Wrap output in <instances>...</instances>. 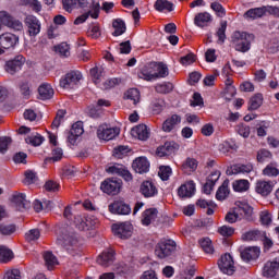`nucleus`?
Returning <instances> with one entry per match:
<instances>
[{"label": "nucleus", "instance_id": "nucleus-28", "mask_svg": "<svg viewBox=\"0 0 279 279\" xmlns=\"http://www.w3.org/2000/svg\"><path fill=\"white\" fill-rule=\"evenodd\" d=\"M25 197L23 193L13 195V204H15L17 210H27L32 206V203L25 199Z\"/></svg>", "mask_w": 279, "mask_h": 279}, {"label": "nucleus", "instance_id": "nucleus-53", "mask_svg": "<svg viewBox=\"0 0 279 279\" xmlns=\"http://www.w3.org/2000/svg\"><path fill=\"white\" fill-rule=\"evenodd\" d=\"M86 113L92 119H99V117H101V108H99L98 106L95 107V105L88 106L86 108Z\"/></svg>", "mask_w": 279, "mask_h": 279}, {"label": "nucleus", "instance_id": "nucleus-51", "mask_svg": "<svg viewBox=\"0 0 279 279\" xmlns=\"http://www.w3.org/2000/svg\"><path fill=\"white\" fill-rule=\"evenodd\" d=\"M56 52L63 58H69L71 56V47L66 43H62L56 47Z\"/></svg>", "mask_w": 279, "mask_h": 279}, {"label": "nucleus", "instance_id": "nucleus-6", "mask_svg": "<svg viewBox=\"0 0 279 279\" xmlns=\"http://www.w3.org/2000/svg\"><path fill=\"white\" fill-rule=\"evenodd\" d=\"M218 267L220 271H222V274H227V276H232V274H234L235 271L234 259L232 258V255H230V253L222 255L218 259Z\"/></svg>", "mask_w": 279, "mask_h": 279}, {"label": "nucleus", "instance_id": "nucleus-25", "mask_svg": "<svg viewBox=\"0 0 279 279\" xmlns=\"http://www.w3.org/2000/svg\"><path fill=\"white\" fill-rule=\"evenodd\" d=\"M73 223H74L75 228H77L78 230H90V228H93V226H95L93 223L92 218L82 217L80 215L74 217Z\"/></svg>", "mask_w": 279, "mask_h": 279}, {"label": "nucleus", "instance_id": "nucleus-22", "mask_svg": "<svg viewBox=\"0 0 279 279\" xmlns=\"http://www.w3.org/2000/svg\"><path fill=\"white\" fill-rule=\"evenodd\" d=\"M182 123V117L178 114H172L170 118H168L162 123V131L163 132H173L175 128H178V124Z\"/></svg>", "mask_w": 279, "mask_h": 279}, {"label": "nucleus", "instance_id": "nucleus-47", "mask_svg": "<svg viewBox=\"0 0 279 279\" xmlns=\"http://www.w3.org/2000/svg\"><path fill=\"white\" fill-rule=\"evenodd\" d=\"M226 29H228V22L221 21L220 27L216 33V35L218 36V43H220V45H223L226 43Z\"/></svg>", "mask_w": 279, "mask_h": 279}, {"label": "nucleus", "instance_id": "nucleus-41", "mask_svg": "<svg viewBox=\"0 0 279 279\" xmlns=\"http://www.w3.org/2000/svg\"><path fill=\"white\" fill-rule=\"evenodd\" d=\"M124 99L133 101L134 106H136V104L141 101V92H138L136 88H131L124 93Z\"/></svg>", "mask_w": 279, "mask_h": 279}, {"label": "nucleus", "instance_id": "nucleus-42", "mask_svg": "<svg viewBox=\"0 0 279 279\" xmlns=\"http://www.w3.org/2000/svg\"><path fill=\"white\" fill-rule=\"evenodd\" d=\"M12 258H14L12 250L5 246H0V263H10Z\"/></svg>", "mask_w": 279, "mask_h": 279}, {"label": "nucleus", "instance_id": "nucleus-48", "mask_svg": "<svg viewBox=\"0 0 279 279\" xmlns=\"http://www.w3.org/2000/svg\"><path fill=\"white\" fill-rule=\"evenodd\" d=\"M199 245L205 254H213L215 247H213V241L209 238H204L199 241Z\"/></svg>", "mask_w": 279, "mask_h": 279}, {"label": "nucleus", "instance_id": "nucleus-1", "mask_svg": "<svg viewBox=\"0 0 279 279\" xmlns=\"http://www.w3.org/2000/svg\"><path fill=\"white\" fill-rule=\"evenodd\" d=\"M231 43L235 49V51H240L241 53H247L250 49H252V43H254V35L235 31L231 36Z\"/></svg>", "mask_w": 279, "mask_h": 279}, {"label": "nucleus", "instance_id": "nucleus-23", "mask_svg": "<svg viewBox=\"0 0 279 279\" xmlns=\"http://www.w3.org/2000/svg\"><path fill=\"white\" fill-rule=\"evenodd\" d=\"M65 12H73L75 8H88V0H62Z\"/></svg>", "mask_w": 279, "mask_h": 279}, {"label": "nucleus", "instance_id": "nucleus-32", "mask_svg": "<svg viewBox=\"0 0 279 279\" xmlns=\"http://www.w3.org/2000/svg\"><path fill=\"white\" fill-rule=\"evenodd\" d=\"M265 238V231L251 230L242 234V241H260Z\"/></svg>", "mask_w": 279, "mask_h": 279}, {"label": "nucleus", "instance_id": "nucleus-4", "mask_svg": "<svg viewBox=\"0 0 279 279\" xmlns=\"http://www.w3.org/2000/svg\"><path fill=\"white\" fill-rule=\"evenodd\" d=\"M154 69L156 72L143 70L140 73L141 80H145L146 82H151V80H160L169 75V68L167 66V64L162 62L155 63Z\"/></svg>", "mask_w": 279, "mask_h": 279}, {"label": "nucleus", "instance_id": "nucleus-9", "mask_svg": "<svg viewBox=\"0 0 279 279\" xmlns=\"http://www.w3.org/2000/svg\"><path fill=\"white\" fill-rule=\"evenodd\" d=\"M25 26L27 27V34L31 38H36L40 34L41 24L40 20L34 15H28L24 20Z\"/></svg>", "mask_w": 279, "mask_h": 279}, {"label": "nucleus", "instance_id": "nucleus-14", "mask_svg": "<svg viewBox=\"0 0 279 279\" xmlns=\"http://www.w3.org/2000/svg\"><path fill=\"white\" fill-rule=\"evenodd\" d=\"M240 256L244 263H250L251 260H256L260 256V247L248 246L240 252Z\"/></svg>", "mask_w": 279, "mask_h": 279}, {"label": "nucleus", "instance_id": "nucleus-27", "mask_svg": "<svg viewBox=\"0 0 279 279\" xmlns=\"http://www.w3.org/2000/svg\"><path fill=\"white\" fill-rule=\"evenodd\" d=\"M179 197H193L195 195V182L189 181L178 190Z\"/></svg>", "mask_w": 279, "mask_h": 279}, {"label": "nucleus", "instance_id": "nucleus-17", "mask_svg": "<svg viewBox=\"0 0 279 279\" xmlns=\"http://www.w3.org/2000/svg\"><path fill=\"white\" fill-rule=\"evenodd\" d=\"M114 263V251L112 248H108L104 251L98 257H97V264L101 267H110Z\"/></svg>", "mask_w": 279, "mask_h": 279}, {"label": "nucleus", "instance_id": "nucleus-37", "mask_svg": "<svg viewBox=\"0 0 279 279\" xmlns=\"http://www.w3.org/2000/svg\"><path fill=\"white\" fill-rule=\"evenodd\" d=\"M197 159L187 157L185 162L182 163V171H184V173L197 171Z\"/></svg>", "mask_w": 279, "mask_h": 279}, {"label": "nucleus", "instance_id": "nucleus-20", "mask_svg": "<svg viewBox=\"0 0 279 279\" xmlns=\"http://www.w3.org/2000/svg\"><path fill=\"white\" fill-rule=\"evenodd\" d=\"M235 213L239 215L240 219L244 217V219H250L252 217V206L247 203L235 202Z\"/></svg>", "mask_w": 279, "mask_h": 279}, {"label": "nucleus", "instance_id": "nucleus-34", "mask_svg": "<svg viewBox=\"0 0 279 279\" xmlns=\"http://www.w3.org/2000/svg\"><path fill=\"white\" fill-rule=\"evenodd\" d=\"M112 27L114 28L112 36H123L128 29L125 22L121 19L113 20Z\"/></svg>", "mask_w": 279, "mask_h": 279}, {"label": "nucleus", "instance_id": "nucleus-15", "mask_svg": "<svg viewBox=\"0 0 279 279\" xmlns=\"http://www.w3.org/2000/svg\"><path fill=\"white\" fill-rule=\"evenodd\" d=\"M19 45V36L12 33H4L0 35V47L2 49H14Z\"/></svg>", "mask_w": 279, "mask_h": 279}, {"label": "nucleus", "instance_id": "nucleus-24", "mask_svg": "<svg viewBox=\"0 0 279 279\" xmlns=\"http://www.w3.org/2000/svg\"><path fill=\"white\" fill-rule=\"evenodd\" d=\"M256 193L267 197L274 191V182L271 181H257L256 183Z\"/></svg>", "mask_w": 279, "mask_h": 279}, {"label": "nucleus", "instance_id": "nucleus-8", "mask_svg": "<svg viewBox=\"0 0 279 279\" xmlns=\"http://www.w3.org/2000/svg\"><path fill=\"white\" fill-rule=\"evenodd\" d=\"M121 179H107L101 183L100 189L107 195H117L121 191Z\"/></svg>", "mask_w": 279, "mask_h": 279}, {"label": "nucleus", "instance_id": "nucleus-55", "mask_svg": "<svg viewBox=\"0 0 279 279\" xmlns=\"http://www.w3.org/2000/svg\"><path fill=\"white\" fill-rule=\"evenodd\" d=\"M231 149L236 151V149H239V146H236V144L234 143L230 144V142H223L219 145V151H221L222 154H228Z\"/></svg>", "mask_w": 279, "mask_h": 279}, {"label": "nucleus", "instance_id": "nucleus-29", "mask_svg": "<svg viewBox=\"0 0 279 279\" xmlns=\"http://www.w3.org/2000/svg\"><path fill=\"white\" fill-rule=\"evenodd\" d=\"M230 181L226 180L222 182L221 186L216 192V199L218 202H223V199H228V196L230 195Z\"/></svg>", "mask_w": 279, "mask_h": 279}, {"label": "nucleus", "instance_id": "nucleus-3", "mask_svg": "<svg viewBox=\"0 0 279 279\" xmlns=\"http://www.w3.org/2000/svg\"><path fill=\"white\" fill-rule=\"evenodd\" d=\"M77 243V235L73 232V229L69 226L60 228L57 236V245L63 250H71Z\"/></svg>", "mask_w": 279, "mask_h": 279}, {"label": "nucleus", "instance_id": "nucleus-16", "mask_svg": "<svg viewBox=\"0 0 279 279\" xmlns=\"http://www.w3.org/2000/svg\"><path fill=\"white\" fill-rule=\"evenodd\" d=\"M180 149V145L175 142H166L162 146L157 148V156L159 158H163V156H171V154H175Z\"/></svg>", "mask_w": 279, "mask_h": 279}, {"label": "nucleus", "instance_id": "nucleus-12", "mask_svg": "<svg viewBox=\"0 0 279 279\" xmlns=\"http://www.w3.org/2000/svg\"><path fill=\"white\" fill-rule=\"evenodd\" d=\"M23 64H25V57L22 54L16 56L14 59L7 61L5 63V71L10 73V75H14L23 69Z\"/></svg>", "mask_w": 279, "mask_h": 279}, {"label": "nucleus", "instance_id": "nucleus-54", "mask_svg": "<svg viewBox=\"0 0 279 279\" xmlns=\"http://www.w3.org/2000/svg\"><path fill=\"white\" fill-rule=\"evenodd\" d=\"M90 38H99L101 36V28L97 24H90L87 31Z\"/></svg>", "mask_w": 279, "mask_h": 279}, {"label": "nucleus", "instance_id": "nucleus-31", "mask_svg": "<svg viewBox=\"0 0 279 279\" xmlns=\"http://www.w3.org/2000/svg\"><path fill=\"white\" fill-rule=\"evenodd\" d=\"M38 93L39 99H43L44 101L47 99H51V97H53V87H51L47 83H44L38 87Z\"/></svg>", "mask_w": 279, "mask_h": 279}, {"label": "nucleus", "instance_id": "nucleus-5", "mask_svg": "<svg viewBox=\"0 0 279 279\" xmlns=\"http://www.w3.org/2000/svg\"><path fill=\"white\" fill-rule=\"evenodd\" d=\"M82 81V72L72 70L60 80L61 88H75Z\"/></svg>", "mask_w": 279, "mask_h": 279}, {"label": "nucleus", "instance_id": "nucleus-33", "mask_svg": "<svg viewBox=\"0 0 279 279\" xmlns=\"http://www.w3.org/2000/svg\"><path fill=\"white\" fill-rule=\"evenodd\" d=\"M156 217H158V209L156 208L146 209L143 213V219H142L143 226H149L151 221H156Z\"/></svg>", "mask_w": 279, "mask_h": 279}, {"label": "nucleus", "instance_id": "nucleus-38", "mask_svg": "<svg viewBox=\"0 0 279 279\" xmlns=\"http://www.w3.org/2000/svg\"><path fill=\"white\" fill-rule=\"evenodd\" d=\"M154 7L157 12H173V3L168 0H157Z\"/></svg>", "mask_w": 279, "mask_h": 279}, {"label": "nucleus", "instance_id": "nucleus-40", "mask_svg": "<svg viewBox=\"0 0 279 279\" xmlns=\"http://www.w3.org/2000/svg\"><path fill=\"white\" fill-rule=\"evenodd\" d=\"M25 142L27 145H33V147H40L43 143L45 142V137L38 133L35 135H29L25 138Z\"/></svg>", "mask_w": 279, "mask_h": 279}, {"label": "nucleus", "instance_id": "nucleus-30", "mask_svg": "<svg viewBox=\"0 0 279 279\" xmlns=\"http://www.w3.org/2000/svg\"><path fill=\"white\" fill-rule=\"evenodd\" d=\"M213 22V15L208 12L198 13L195 15L194 23L197 27H206L208 23Z\"/></svg>", "mask_w": 279, "mask_h": 279}, {"label": "nucleus", "instance_id": "nucleus-44", "mask_svg": "<svg viewBox=\"0 0 279 279\" xmlns=\"http://www.w3.org/2000/svg\"><path fill=\"white\" fill-rule=\"evenodd\" d=\"M263 106V95L256 94L248 101V110H258Z\"/></svg>", "mask_w": 279, "mask_h": 279}, {"label": "nucleus", "instance_id": "nucleus-11", "mask_svg": "<svg viewBox=\"0 0 279 279\" xmlns=\"http://www.w3.org/2000/svg\"><path fill=\"white\" fill-rule=\"evenodd\" d=\"M109 211H111L112 215H130L132 207L123 199H116L109 205Z\"/></svg>", "mask_w": 279, "mask_h": 279}, {"label": "nucleus", "instance_id": "nucleus-62", "mask_svg": "<svg viewBox=\"0 0 279 279\" xmlns=\"http://www.w3.org/2000/svg\"><path fill=\"white\" fill-rule=\"evenodd\" d=\"M218 234H220L221 236H232V234H234V228L230 226L219 227Z\"/></svg>", "mask_w": 279, "mask_h": 279}, {"label": "nucleus", "instance_id": "nucleus-46", "mask_svg": "<svg viewBox=\"0 0 279 279\" xmlns=\"http://www.w3.org/2000/svg\"><path fill=\"white\" fill-rule=\"evenodd\" d=\"M263 174L267 175L268 178H278L279 175L278 166H276V163L267 165L263 170Z\"/></svg>", "mask_w": 279, "mask_h": 279}, {"label": "nucleus", "instance_id": "nucleus-7", "mask_svg": "<svg viewBox=\"0 0 279 279\" xmlns=\"http://www.w3.org/2000/svg\"><path fill=\"white\" fill-rule=\"evenodd\" d=\"M264 278H278L279 276V256L269 259L263 267Z\"/></svg>", "mask_w": 279, "mask_h": 279}, {"label": "nucleus", "instance_id": "nucleus-18", "mask_svg": "<svg viewBox=\"0 0 279 279\" xmlns=\"http://www.w3.org/2000/svg\"><path fill=\"white\" fill-rule=\"evenodd\" d=\"M254 166L252 163H236L227 169L228 175H239V173H252Z\"/></svg>", "mask_w": 279, "mask_h": 279}, {"label": "nucleus", "instance_id": "nucleus-56", "mask_svg": "<svg viewBox=\"0 0 279 279\" xmlns=\"http://www.w3.org/2000/svg\"><path fill=\"white\" fill-rule=\"evenodd\" d=\"M159 178L163 182H167V180H169V178H171V167H169V166H161L159 168Z\"/></svg>", "mask_w": 279, "mask_h": 279}, {"label": "nucleus", "instance_id": "nucleus-59", "mask_svg": "<svg viewBox=\"0 0 279 279\" xmlns=\"http://www.w3.org/2000/svg\"><path fill=\"white\" fill-rule=\"evenodd\" d=\"M37 181H38V175L36 174V172L32 170H27L25 172L24 184H34Z\"/></svg>", "mask_w": 279, "mask_h": 279}, {"label": "nucleus", "instance_id": "nucleus-60", "mask_svg": "<svg viewBox=\"0 0 279 279\" xmlns=\"http://www.w3.org/2000/svg\"><path fill=\"white\" fill-rule=\"evenodd\" d=\"M13 19L14 16H12L7 11H0V23H2V25H5V27H8L12 23Z\"/></svg>", "mask_w": 279, "mask_h": 279}, {"label": "nucleus", "instance_id": "nucleus-45", "mask_svg": "<svg viewBox=\"0 0 279 279\" xmlns=\"http://www.w3.org/2000/svg\"><path fill=\"white\" fill-rule=\"evenodd\" d=\"M263 16H264L263 7L250 9L244 13V19H252L253 21L256 19H263Z\"/></svg>", "mask_w": 279, "mask_h": 279}, {"label": "nucleus", "instance_id": "nucleus-36", "mask_svg": "<svg viewBox=\"0 0 279 279\" xmlns=\"http://www.w3.org/2000/svg\"><path fill=\"white\" fill-rule=\"evenodd\" d=\"M19 90L20 95H22L24 99H29V97H32V83L28 81H22L19 84Z\"/></svg>", "mask_w": 279, "mask_h": 279}, {"label": "nucleus", "instance_id": "nucleus-58", "mask_svg": "<svg viewBox=\"0 0 279 279\" xmlns=\"http://www.w3.org/2000/svg\"><path fill=\"white\" fill-rule=\"evenodd\" d=\"M3 279H21V270L13 268L4 271Z\"/></svg>", "mask_w": 279, "mask_h": 279}, {"label": "nucleus", "instance_id": "nucleus-2", "mask_svg": "<svg viewBox=\"0 0 279 279\" xmlns=\"http://www.w3.org/2000/svg\"><path fill=\"white\" fill-rule=\"evenodd\" d=\"M175 252H178V243L172 239H162L155 246V255L160 260L175 256Z\"/></svg>", "mask_w": 279, "mask_h": 279}, {"label": "nucleus", "instance_id": "nucleus-50", "mask_svg": "<svg viewBox=\"0 0 279 279\" xmlns=\"http://www.w3.org/2000/svg\"><path fill=\"white\" fill-rule=\"evenodd\" d=\"M64 117H66V110L61 109L57 111V116L54 120L52 121V129L58 130L61 125V123L64 121Z\"/></svg>", "mask_w": 279, "mask_h": 279}, {"label": "nucleus", "instance_id": "nucleus-21", "mask_svg": "<svg viewBox=\"0 0 279 279\" xmlns=\"http://www.w3.org/2000/svg\"><path fill=\"white\" fill-rule=\"evenodd\" d=\"M132 169L135 173H147L149 171V160L145 157L136 158L132 163Z\"/></svg>", "mask_w": 279, "mask_h": 279}, {"label": "nucleus", "instance_id": "nucleus-64", "mask_svg": "<svg viewBox=\"0 0 279 279\" xmlns=\"http://www.w3.org/2000/svg\"><path fill=\"white\" fill-rule=\"evenodd\" d=\"M236 132L240 134V136H243V138H248L250 137V126L245 124H239L236 126Z\"/></svg>", "mask_w": 279, "mask_h": 279}, {"label": "nucleus", "instance_id": "nucleus-63", "mask_svg": "<svg viewBox=\"0 0 279 279\" xmlns=\"http://www.w3.org/2000/svg\"><path fill=\"white\" fill-rule=\"evenodd\" d=\"M271 158V151L267 150V149H260L258 153H257V160L259 162H265L267 160H270Z\"/></svg>", "mask_w": 279, "mask_h": 279}, {"label": "nucleus", "instance_id": "nucleus-57", "mask_svg": "<svg viewBox=\"0 0 279 279\" xmlns=\"http://www.w3.org/2000/svg\"><path fill=\"white\" fill-rule=\"evenodd\" d=\"M12 145V137H0V154H5L8 151V147Z\"/></svg>", "mask_w": 279, "mask_h": 279}, {"label": "nucleus", "instance_id": "nucleus-43", "mask_svg": "<svg viewBox=\"0 0 279 279\" xmlns=\"http://www.w3.org/2000/svg\"><path fill=\"white\" fill-rule=\"evenodd\" d=\"M27 243H36L40 239V229H31L24 234Z\"/></svg>", "mask_w": 279, "mask_h": 279}, {"label": "nucleus", "instance_id": "nucleus-39", "mask_svg": "<svg viewBox=\"0 0 279 279\" xmlns=\"http://www.w3.org/2000/svg\"><path fill=\"white\" fill-rule=\"evenodd\" d=\"M232 186H233V190L236 191V193H244V191L250 190V181L245 179H240L234 181Z\"/></svg>", "mask_w": 279, "mask_h": 279}, {"label": "nucleus", "instance_id": "nucleus-19", "mask_svg": "<svg viewBox=\"0 0 279 279\" xmlns=\"http://www.w3.org/2000/svg\"><path fill=\"white\" fill-rule=\"evenodd\" d=\"M140 193H142L145 197H155V195H158V189L151 181H144L141 184Z\"/></svg>", "mask_w": 279, "mask_h": 279}, {"label": "nucleus", "instance_id": "nucleus-10", "mask_svg": "<svg viewBox=\"0 0 279 279\" xmlns=\"http://www.w3.org/2000/svg\"><path fill=\"white\" fill-rule=\"evenodd\" d=\"M112 232L118 239H130L132 236V223H116L112 226Z\"/></svg>", "mask_w": 279, "mask_h": 279}, {"label": "nucleus", "instance_id": "nucleus-61", "mask_svg": "<svg viewBox=\"0 0 279 279\" xmlns=\"http://www.w3.org/2000/svg\"><path fill=\"white\" fill-rule=\"evenodd\" d=\"M226 221L228 223H236V221H239V219H241V216H239V214L236 213V210L233 208L231 211H229L226 215Z\"/></svg>", "mask_w": 279, "mask_h": 279}, {"label": "nucleus", "instance_id": "nucleus-26", "mask_svg": "<svg viewBox=\"0 0 279 279\" xmlns=\"http://www.w3.org/2000/svg\"><path fill=\"white\" fill-rule=\"evenodd\" d=\"M131 134L134 138H138V141H147L149 138V130H147V125L145 124L133 128Z\"/></svg>", "mask_w": 279, "mask_h": 279}, {"label": "nucleus", "instance_id": "nucleus-35", "mask_svg": "<svg viewBox=\"0 0 279 279\" xmlns=\"http://www.w3.org/2000/svg\"><path fill=\"white\" fill-rule=\"evenodd\" d=\"M43 256H44V260L47 269L51 270L53 269V267H56V265H58V257H56V255H53L52 252L46 251L44 252Z\"/></svg>", "mask_w": 279, "mask_h": 279}, {"label": "nucleus", "instance_id": "nucleus-52", "mask_svg": "<svg viewBox=\"0 0 279 279\" xmlns=\"http://www.w3.org/2000/svg\"><path fill=\"white\" fill-rule=\"evenodd\" d=\"M156 93H160L161 95H167L173 90V84L171 83H162L157 84L155 87Z\"/></svg>", "mask_w": 279, "mask_h": 279}, {"label": "nucleus", "instance_id": "nucleus-49", "mask_svg": "<svg viewBox=\"0 0 279 279\" xmlns=\"http://www.w3.org/2000/svg\"><path fill=\"white\" fill-rule=\"evenodd\" d=\"M16 232V226L0 223V234L3 236H10Z\"/></svg>", "mask_w": 279, "mask_h": 279}, {"label": "nucleus", "instance_id": "nucleus-13", "mask_svg": "<svg viewBox=\"0 0 279 279\" xmlns=\"http://www.w3.org/2000/svg\"><path fill=\"white\" fill-rule=\"evenodd\" d=\"M97 136L100 141H112L119 136V129L100 125L97 130Z\"/></svg>", "mask_w": 279, "mask_h": 279}]
</instances>
